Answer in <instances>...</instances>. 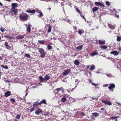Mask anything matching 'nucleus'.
<instances>
[{
  "label": "nucleus",
  "instance_id": "a878e982",
  "mask_svg": "<svg viewBox=\"0 0 121 121\" xmlns=\"http://www.w3.org/2000/svg\"><path fill=\"white\" fill-rule=\"evenodd\" d=\"M66 99L65 97L62 98L61 99V101L63 103L65 102L66 100Z\"/></svg>",
  "mask_w": 121,
  "mask_h": 121
},
{
  "label": "nucleus",
  "instance_id": "aec40b11",
  "mask_svg": "<svg viewBox=\"0 0 121 121\" xmlns=\"http://www.w3.org/2000/svg\"><path fill=\"white\" fill-rule=\"evenodd\" d=\"M98 54V52L97 50L95 51L94 52L91 54V55L92 56H94L95 55H97Z\"/></svg>",
  "mask_w": 121,
  "mask_h": 121
},
{
  "label": "nucleus",
  "instance_id": "69168bd1",
  "mask_svg": "<svg viewBox=\"0 0 121 121\" xmlns=\"http://www.w3.org/2000/svg\"><path fill=\"white\" fill-rule=\"evenodd\" d=\"M74 88H72L71 90V91H72L74 90Z\"/></svg>",
  "mask_w": 121,
  "mask_h": 121
},
{
  "label": "nucleus",
  "instance_id": "20e7f679",
  "mask_svg": "<svg viewBox=\"0 0 121 121\" xmlns=\"http://www.w3.org/2000/svg\"><path fill=\"white\" fill-rule=\"evenodd\" d=\"M36 111L35 113L37 115H39L40 114H42L43 113V111L41 109H40V108L38 107L36 108L35 109Z\"/></svg>",
  "mask_w": 121,
  "mask_h": 121
},
{
  "label": "nucleus",
  "instance_id": "3c124183",
  "mask_svg": "<svg viewBox=\"0 0 121 121\" xmlns=\"http://www.w3.org/2000/svg\"><path fill=\"white\" fill-rule=\"evenodd\" d=\"M92 85H93L95 86H97L98 85V84H95V83H92Z\"/></svg>",
  "mask_w": 121,
  "mask_h": 121
},
{
  "label": "nucleus",
  "instance_id": "39448f33",
  "mask_svg": "<svg viewBox=\"0 0 121 121\" xmlns=\"http://www.w3.org/2000/svg\"><path fill=\"white\" fill-rule=\"evenodd\" d=\"M18 10V9L16 8L11 9V12H10V13H13L15 15H17V13Z\"/></svg>",
  "mask_w": 121,
  "mask_h": 121
},
{
  "label": "nucleus",
  "instance_id": "9b49d317",
  "mask_svg": "<svg viewBox=\"0 0 121 121\" xmlns=\"http://www.w3.org/2000/svg\"><path fill=\"white\" fill-rule=\"evenodd\" d=\"M110 86L108 87L110 90H111L112 88H114L115 87V85L114 84L112 83L109 84Z\"/></svg>",
  "mask_w": 121,
  "mask_h": 121
},
{
  "label": "nucleus",
  "instance_id": "a18cd8bd",
  "mask_svg": "<svg viewBox=\"0 0 121 121\" xmlns=\"http://www.w3.org/2000/svg\"><path fill=\"white\" fill-rule=\"evenodd\" d=\"M35 108L33 106V108H31L30 109V112H32V111H34L35 110Z\"/></svg>",
  "mask_w": 121,
  "mask_h": 121
},
{
  "label": "nucleus",
  "instance_id": "338daca9",
  "mask_svg": "<svg viewBox=\"0 0 121 121\" xmlns=\"http://www.w3.org/2000/svg\"><path fill=\"white\" fill-rule=\"evenodd\" d=\"M3 5L0 2V5Z\"/></svg>",
  "mask_w": 121,
  "mask_h": 121
},
{
  "label": "nucleus",
  "instance_id": "603ef678",
  "mask_svg": "<svg viewBox=\"0 0 121 121\" xmlns=\"http://www.w3.org/2000/svg\"><path fill=\"white\" fill-rule=\"evenodd\" d=\"M36 12L38 13H39L41 11L40 10L38 9L36 11Z\"/></svg>",
  "mask_w": 121,
  "mask_h": 121
},
{
  "label": "nucleus",
  "instance_id": "f3484780",
  "mask_svg": "<svg viewBox=\"0 0 121 121\" xmlns=\"http://www.w3.org/2000/svg\"><path fill=\"white\" fill-rule=\"evenodd\" d=\"M40 105L42 104H46L47 103H46V101L45 99H44L42 100L39 103Z\"/></svg>",
  "mask_w": 121,
  "mask_h": 121
},
{
  "label": "nucleus",
  "instance_id": "49530a36",
  "mask_svg": "<svg viewBox=\"0 0 121 121\" xmlns=\"http://www.w3.org/2000/svg\"><path fill=\"white\" fill-rule=\"evenodd\" d=\"M109 85L108 84H104L103 85V86L104 87H107Z\"/></svg>",
  "mask_w": 121,
  "mask_h": 121
},
{
  "label": "nucleus",
  "instance_id": "412c9836",
  "mask_svg": "<svg viewBox=\"0 0 121 121\" xmlns=\"http://www.w3.org/2000/svg\"><path fill=\"white\" fill-rule=\"evenodd\" d=\"M83 47V45H81L79 46H78L77 47H76V49L78 50H81L82 49Z\"/></svg>",
  "mask_w": 121,
  "mask_h": 121
},
{
  "label": "nucleus",
  "instance_id": "bb28decb",
  "mask_svg": "<svg viewBox=\"0 0 121 121\" xmlns=\"http://www.w3.org/2000/svg\"><path fill=\"white\" fill-rule=\"evenodd\" d=\"M100 48L102 49H106L107 48V46H100Z\"/></svg>",
  "mask_w": 121,
  "mask_h": 121
},
{
  "label": "nucleus",
  "instance_id": "37998d69",
  "mask_svg": "<svg viewBox=\"0 0 121 121\" xmlns=\"http://www.w3.org/2000/svg\"><path fill=\"white\" fill-rule=\"evenodd\" d=\"M21 117V114H19L16 116V118L17 119H19Z\"/></svg>",
  "mask_w": 121,
  "mask_h": 121
},
{
  "label": "nucleus",
  "instance_id": "c03bdc74",
  "mask_svg": "<svg viewBox=\"0 0 121 121\" xmlns=\"http://www.w3.org/2000/svg\"><path fill=\"white\" fill-rule=\"evenodd\" d=\"M10 101L13 102H15V100L13 98H11L10 99Z\"/></svg>",
  "mask_w": 121,
  "mask_h": 121
},
{
  "label": "nucleus",
  "instance_id": "9d476101",
  "mask_svg": "<svg viewBox=\"0 0 121 121\" xmlns=\"http://www.w3.org/2000/svg\"><path fill=\"white\" fill-rule=\"evenodd\" d=\"M95 4L97 6L100 5L103 7L104 6V5L103 4L99 2H96L95 3Z\"/></svg>",
  "mask_w": 121,
  "mask_h": 121
},
{
  "label": "nucleus",
  "instance_id": "ddd939ff",
  "mask_svg": "<svg viewBox=\"0 0 121 121\" xmlns=\"http://www.w3.org/2000/svg\"><path fill=\"white\" fill-rule=\"evenodd\" d=\"M110 54H113L115 56L118 55L119 54V53L117 51H112L110 52Z\"/></svg>",
  "mask_w": 121,
  "mask_h": 121
},
{
  "label": "nucleus",
  "instance_id": "393cba45",
  "mask_svg": "<svg viewBox=\"0 0 121 121\" xmlns=\"http://www.w3.org/2000/svg\"><path fill=\"white\" fill-rule=\"evenodd\" d=\"M98 10V8L96 7H95L93 8L92 9V10L93 12H94L96 11H97Z\"/></svg>",
  "mask_w": 121,
  "mask_h": 121
},
{
  "label": "nucleus",
  "instance_id": "de8ad7c7",
  "mask_svg": "<svg viewBox=\"0 0 121 121\" xmlns=\"http://www.w3.org/2000/svg\"><path fill=\"white\" fill-rule=\"evenodd\" d=\"M40 15H39V17H42L43 16V14L42 13V12H41L40 13Z\"/></svg>",
  "mask_w": 121,
  "mask_h": 121
},
{
  "label": "nucleus",
  "instance_id": "6ab92c4d",
  "mask_svg": "<svg viewBox=\"0 0 121 121\" xmlns=\"http://www.w3.org/2000/svg\"><path fill=\"white\" fill-rule=\"evenodd\" d=\"M17 4L16 3H13L12 4V7L11 9H15V7H17Z\"/></svg>",
  "mask_w": 121,
  "mask_h": 121
},
{
  "label": "nucleus",
  "instance_id": "5701e85b",
  "mask_svg": "<svg viewBox=\"0 0 121 121\" xmlns=\"http://www.w3.org/2000/svg\"><path fill=\"white\" fill-rule=\"evenodd\" d=\"M74 64L77 65H79L80 62L77 60H75L74 62Z\"/></svg>",
  "mask_w": 121,
  "mask_h": 121
},
{
  "label": "nucleus",
  "instance_id": "ea45409f",
  "mask_svg": "<svg viewBox=\"0 0 121 121\" xmlns=\"http://www.w3.org/2000/svg\"><path fill=\"white\" fill-rule=\"evenodd\" d=\"M76 10L80 14H82V13L81 12H80L79 9L78 8H76Z\"/></svg>",
  "mask_w": 121,
  "mask_h": 121
},
{
  "label": "nucleus",
  "instance_id": "680f3d73",
  "mask_svg": "<svg viewBox=\"0 0 121 121\" xmlns=\"http://www.w3.org/2000/svg\"><path fill=\"white\" fill-rule=\"evenodd\" d=\"M43 81H44L45 80L46 81V79L45 78V77H44L43 78Z\"/></svg>",
  "mask_w": 121,
  "mask_h": 121
},
{
  "label": "nucleus",
  "instance_id": "b1692460",
  "mask_svg": "<svg viewBox=\"0 0 121 121\" xmlns=\"http://www.w3.org/2000/svg\"><path fill=\"white\" fill-rule=\"evenodd\" d=\"M39 80L40 82H44L43 80V79L42 77V76H40L39 77Z\"/></svg>",
  "mask_w": 121,
  "mask_h": 121
},
{
  "label": "nucleus",
  "instance_id": "58836bf2",
  "mask_svg": "<svg viewBox=\"0 0 121 121\" xmlns=\"http://www.w3.org/2000/svg\"><path fill=\"white\" fill-rule=\"evenodd\" d=\"M121 40V37L118 36L117 37V40L118 42H120Z\"/></svg>",
  "mask_w": 121,
  "mask_h": 121
},
{
  "label": "nucleus",
  "instance_id": "7c9ffc66",
  "mask_svg": "<svg viewBox=\"0 0 121 121\" xmlns=\"http://www.w3.org/2000/svg\"><path fill=\"white\" fill-rule=\"evenodd\" d=\"M24 36L22 35H19L17 36V38L18 39H22L23 38Z\"/></svg>",
  "mask_w": 121,
  "mask_h": 121
},
{
  "label": "nucleus",
  "instance_id": "a211bd4d",
  "mask_svg": "<svg viewBox=\"0 0 121 121\" xmlns=\"http://www.w3.org/2000/svg\"><path fill=\"white\" fill-rule=\"evenodd\" d=\"M11 92L10 91H8L5 93V96L6 97H7L11 95Z\"/></svg>",
  "mask_w": 121,
  "mask_h": 121
},
{
  "label": "nucleus",
  "instance_id": "79ce46f5",
  "mask_svg": "<svg viewBox=\"0 0 121 121\" xmlns=\"http://www.w3.org/2000/svg\"><path fill=\"white\" fill-rule=\"evenodd\" d=\"M50 114V113L49 112H44L43 113V115L45 116L46 115H48Z\"/></svg>",
  "mask_w": 121,
  "mask_h": 121
},
{
  "label": "nucleus",
  "instance_id": "5fc2aeb1",
  "mask_svg": "<svg viewBox=\"0 0 121 121\" xmlns=\"http://www.w3.org/2000/svg\"><path fill=\"white\" fill-rule=\"evenodd\" d=\"M107 76L109 77H111L112 76V75L111 74H107Z\"/></svg>",
  "mask_w": 121,
  "mask_h": 121
},
{
  "label": "nucleus",
  "instance_id": "6e6d98bb",
  "mask_svg": "<svg viewBox=\"0 0 121 121\" xmlns=\"http://www.w3.org/2000/svg\"><path fill=\"white\" fill-rule=\"evenodd\" d=\"M115 16L117 18H118L119 17V16L117 14H115Z\"/></svg>",
  "mask_w": 121,
  "mask_h": 121
},
{
  "label": "nucleus",
  "instance_id": "774afa93",
  "mask_svg": "<svg viewBox=\"0 0 121 121\" xmlns=\"http://www.w3.org/2000/svg\"><path fill=\"white\" fill-rule=\"evenodd\" d=\"M47 9H48V10H50L51 9V8H48Z\"/></svg>",
  "mask_w": 121,
  "mask_h": 121
},
{
  "label": "nucleus",
  "instance_id": "f8f14e48",
  "mask_svg": "<svg viewBox=\"0 0 121 121\" xmlns=\"http://www.w3.org/2000/svg\"><path fill=\"white\" fill-rule=\"evenodd\" d=\"M30 26V24H28L27 26H26L27 31L29 33H30L31 31Z\"/></svg>",
  "mask_w": 121,
  "mask_h": 121
},
{
  "label": "nucleus",
  "instance_id": "bf43d9fd",
  "mask_svg": "<svg viewBox=\"0 0 121 121\" xmlns=\"http://www.w3.org/2000/svg\"><path fill=\"white\" fill-rule=\"evenodd\" d=\"M6 82H7L8 83H9L10 82L9 81V80H8V79L7 80H6Z\"/></svg>",
  "mask_w": 121,
  "mask_h": 121
},
{
  "label": "nucleus",
  "instance_id": "8fccbe9b",
  "mask_svg": "<svg viewBox=\"0 0 121 121\" xmlns=\"http://www.w3.org/2000/svg\"><path fill=\"white\" fill-rule=\"evenodd\" d=\"M82 14H80L81 16L85 20L86 19V18H85V17L83 16L82 15Z\"/></svg>",
  "mask_w": 121,
  "mask_h": 121
},
{
  "label": "nucleus",
  "instance_id": "0eeeda50",
  "mask_svg": "<svg viewBox=\"0 0 121 121\" xmlns=\"http://www.w3.org/2000/svg\"><path fill=\"white\" fill-rule=\"evenodd\" d=\"M102 102L104 104H106L109 106H110L112 104V103L110 101H108L106 100H102Z\"/></svg>",
  "mask_w": 121,
  "mask_h": 121
},
{
  "label": "nucleus",
  "instance_id": "473e14b6",
  "mask_svg": "<svg viewBox=\"0 0 121 121\" xmlns=\"http://www.w3.org/2000/svg\"><path fill=\"white\" fill-rule=\"evenodd\" d=\"M52 28V27L51 26H49L47 31V32L48 33H49L51 32Z\"/></svg>",
  "mask_w": 121,
  "mask_h": 121
},
{
  "label": "nucleus",
  "instance_id": "2f4dec72",
  "mask_svg": "<svg viewBox=\"0 0 121 121\" xmlns=\"http://www.w3.org/2000/svg\"><path fill=\"white\" fill-rule=\"evenodd\" d=\"M92 115L94 116L95 117L99 116V114L97 112H94L92 113Z\"/></svg>",
  "mask_w": 121,
  "mask_h": 121
},
{
  "label": "nucleus",
  "instance_id": "f704fd0d",
  "mask_svg": "<svg viewBox=\"0 0 121 121\" xmlns=\"http://www.w3.org/2000/svg\"><path fill=\"white\" fill-rule=\"evenodd\" d=\"M95 67L94 65H92L90 68V70H92L95 69Z\"/></svg>",
  "mask_w": 121,
  "mask_h": 121
},
{
  "label": "nucleus",
  "instance_id": "4c0bfd02",
  "mask_svg": "<svg viewBox=\"0 0 121 121\" xmlns=\"http://www.w3.org/2000/svg\"><path fill=\"white\" fill-rule=\"evenodd\" d=\"M24 56H25L26 57L28 58H30L31 57L30 55L29 54H26Z\"/></svg>",
  "mask_w": 121,
  "mask_h": 121
},
{
  "label": "nucleus",
  "instance_id": "f03ea898",
  "mask_svg": "<svg viewBox=\"0 0 121 121\" xmlns=\"http://www.w3.org/2000/svg\"><path fill=\"white\" fill-rule=\"evenodd\" d=\"M39 51L41 54L40 56L42 58H43L45 55L44 50L42 48H39Z\"/></svg>",
  "mask_w": 121,
  "mask_h": 121
},
{
  "label": "nucleus",
  "instance_id": "4be33fe9",
  "mask_svg": "<svg viewBox=\"0 0 121 121\" xmlns=\"http://www.w3.org/2000/svg\"><path fill=\"white\" fill-rule=\"evenodd\" d=\"M99 42L100 45H102L105 44V41H102L101 40H99Z\"/></svg>",
  "mask_w": 121,
  "mask_h": 121
},
{
  "label": "nucleus",
  "instance_id": "6e6552de",
  "mask_svg": "<svg viewBox=\"0 0 121 121\" xmlns=\"http://www.w3.org/2000/svg\"><path fill=\"white\" fill-rule=\"evenodd\" d=\"M39 105H40V104L38 101H37L34 102L33 105V106L35 108H36L38 107V106Z\"/></svg>",
  "mask_w": 121,
  "mask_h": 121
},
{
  "label": "nucleus",
  "instance_id": "864d4df0",
  "mask_svg": "<svg viewBox=\"0 0 121 121\" xmlns=\"http://www.w3.org/2000/svg\"><path fill=\"white\" fill-rule=\"evenodd\" d=\"M117 118V117H112L111 118V119H114Z\"/></svg>",
  "mask_w": 121,
  "mask_h": 121
},
{
  "label": "nucleus",
  "instance_id": "423d86ee",
  "mask_svg": "<svg viewBox=\"0 0 121 121\" xmlns=\"http://www.w3.org/2000/svg\"><path fill=\"white\" fill-rule=\"evenodd\" d=\"M55 90L57 91L56 93V94L58 93L61 90L62 91V93H63L64 92V89L62 87H61L60 88H56L55 89Z\"/></svg>",
  "mask_w": 121,
  "mask_h": 121
},
{
  "label": "nucleus",
  "instance_id": "4468645a",
  "mask_svg": "<svg viewBox=\"0 0 121 121\" xmlns=\"http://www.w3.org/2000/svg\"><path fill=\"white\" fill-rule=\"evenodd\" d=\"M79 31H75V32L76 33L77 32H78V33L80 35H81L82 33H84V31L83 30H80L79 29H78Z\"/></svg>",
  "mask_w": 121,
  "mask_h": 121
},
{
  "label": "nucleus",
  "instance_id": "0e129e2a",
  "mask_svg": "<svg viewBox=\"0 0 121 121\" xmlns=\"http://www.w3.org/2000/svg\"><path fill=\"white\" fill-rule=\"evenodd\" d=\"M81 114H82L83 115V116L84 114V113L83 112H82L81 113Z\"/></svg>",
  "mask_w": 121,
  "mask_h": 121
},
{
  "label": "nucleus",
  "instance_id": "c9c22d12",
  "mask_svg": "<svg viewBox=\"0 0 121 121\" xmlns=\"http://www.w3.org/2000/svg\"><path fill=\"white\" fill-rule=\"evenodd\" d=\"M4 37L6 38H8L9 39H12L13 38V37H12L11 36L9 35H5Z\"/></svg>",
  "mask_w": 121,
  "mask_h": 121
},
{
  "label": "nucleus",
  "instance_id": "c756f323",
  "mask_svg": "<svg viewBox=\"0 0 121 121\" xmlns=\"http://www.w3.org/2000/svg\"><path fill=\"white\" fill-rule=\"evenodd\" d=\"M1 67L3 68L6 69H7L8 68V67L7 65H1Z\"/></svg>",
  "mask_w": 121,
  "mask_h": 121
},
{
  "label": "nucleus",
  "instance_id": "a19ab883",
  "mask_svg": "<svg viewBox=\"0 0 121 121\" xmlns=\"http://www.w3.org/2000/svg\"><path fill=\"white\" fill-rule=\"evenodd\" d=\"M106 5H107L108 6H109L111 4L110 2H109V1H106Z\"/></svg>",
  "mask_w": 121,
  "mask_h": 121
},
{
  "label": "nucleus",
  "instance_id": "c85d7f7f",
  "mask_svg": "<svg viewBox=\"0 0 121 121\" xmlns=\"http://www.w3.org/2000/svg\"><path fill=\"white\" fill-rule=\"evenodd\" d=\"M38 42L42 44H45V41L44 40H39Z\"/></svg>",
  "mask_w": 121,
  "mask_h": 121
},
{
  "label": "nucleus",
  "instance_id": "2eb2a0df",
  "mask_svg": "<svg viewBox=\"0 0 121 121\" xmlns=\"http://www.w3.org/2000/svg\"><path fill=\"white\" fill-rule=\"evenodd\" d=\"M108 26L112 30L114 29L116 26L115 25H112L111 24H109L108 25Z\"/></svg>",
  "mask_w": 121,
  "mask_h": 121
},
{
  "label": "nucleus",
  "instance_id": "e433bc0d",
  "mask_svg": "<svg viewBox=\"0 0 121 121\" xmlns=\"http://www.w3.org/2000/svg\"><path fill=\"white\" fill-rule=\"evenodd\" d=\"M47 48L48 50H50L52 49V46L50 45H48L47 46Z\"/></svg>",
  "mask_w": 121,
  "mask_h": 121
},
{
  "label": "nucleus",
  "instance_id": "7ed1b4c3",
  "mask_svg": "<svg viewBox=\"0 0 121 121\" xmlns=\"http://www.w3.org/2000/svg\"><path fill=\"white\" fill-rule=\"evenodd\" d=\"M4 45L5 48L8 49L9 50H10L11 48H12L13 47V45H12V43H11L8 45L7 42H6L4 43Z\"/></svg>",
  "mask_w": 121,
  "mask_h": 121
},
{
  "label": "nucleus",
  "instance_id": "e2e57ef3",
  "mask_svg": "<svg viewBox=\"0 0 121 121\" xmlns=\"http://www.w3.org/2000/svg\"><path fill=\"white\" fill-rule=\"evenodd\" d=\"M118 49H119V50L121 51V48L119 47L118 48Z\"/></svg>",
  "mask_w": 121,
  "mask_h": 121
},
{
  "label": "nucleus",
  "instance_id": "cd10ccee",
  "mask_svg": "<svg viewBox=\"0 0 121 121\" xmlns=\"http://www.w3.org/2000/svg\"><path fill=\"white\" fill-rule=\"evenodd\" d=\"M44 77L46 79V81H47L50 79V77L49 76L46 75Z\"/></svg>",
  "mask_w": 121,
  "mask_h": 121
},
{
  "label": "nucleus",
  "instance_id": "4d7b16f0",
  "mask_svg": "<svg viewBox=\"0 0 121 121\" xmlns=\"http://www.w3.org/2000/svg\"><path fill=\"white\" fill-rule=\"evenodd\" d=\"M73 27L74 30H76L77 29V27H76L74 26Z\"/></svg>",
  "mask_w": 121,
  "mask_h": 121
},
{
  "label": "nucleus",
  "instance_id": "13d9d810",
  "mask_svg": "<svg viewBox=\"0 0 121 121\" xmlns=\"http://www.w3.org/2000/svg\"><path fill=\"white\" fill-rule=\"evenodd\" d=\"M67 22H69V23H70V24H71V21H70V20H67Z\"/></svg>",
  "mask_w": 121,
  "mask_h": 121
},
{
  "label": "nucleus",
  "instance_id": "1a4fd4ad",
  "mask_svg": "<svg viewBox=\"0 0 121 121\" xmlns=\"http://www.w3.org/2000/svg\"><path fill=\"white\" fill-rule=\"evenodd\" d=\"M70 70L69 69H67L63 72V74L64 76L67 75L70 72Z\"/></svg>",
  "mask_w": 121,
  "mask_h": 121
},
{
  "label": "nucleus",
  "instance_id": "f257e3e1",
  "mask_svg": "<svg viewBox=\"0 0 121 121\" xmlns=\"http://www.w3.org/2000/svg\"><path fill=\"white\" fill-rule=\"evenodd\" d=\"M28 15L26 13H22L19 15L20 19L23 21H25L28 19Z\"/></svg>",
  "mask_w": 121,
  "mask_h": 121
},
{
  "label": "nucleus",
  "instance_id": "09e8293b",
  "mask_svg": "<svg viewBox=\"0 0 121 121\" xmlns=\"http://www.w3.org/2000/svg\"><path fill=\"white\" fill-rule=\"evenodd\" d=\"M100 110L102 111H103L102 112V113H103V112L105 111V109L104 108H101L100 109Z\"/></svg>",
  "mask_w": 121,
  "mask_h": 121
},
{
  "label": "nucleus",
  "instance_id": "052dcab7",
  "mask_svg": "<svg viewBox=\"0 0 121 121\" xmlns=\"http://www.w3.org/2000/svg\"><path fill=\"white\" fill-rule=\"evenodd\" d=\"M3 59V58L1 56H0V60H2Z\"/></svg>",
  "mask_w": 121,
  "mask_h": 121
},
{
  "label": "nucleus",
  "instance_id": "72a5a7b5",
  "mask_svg": "<svg viewBox=\"0 0 121 121\" xmlns=\"http://www.w3.org/2000/svg\"><path fill=\"white\" fill-rule=\"evenodd\" d=\"M0 30L1 32H3L6 31V29L4 28L1 27L0 28Z\"/></svg>",
  "mask_w": 121,
  "mask_h": 121
},
{
  "label": "nucleus",
  "instance_id": "dca6fc26",
  "mask_svg": "<svg viewBox=\"0 0 121 121\" xmlns=\"http://www.w3.org/2000/svg\"><path fill=\"white\" fill-rule=\"evenodd\" d=\"M26 12L29 13H34L35 12V10H27L26 11Z\"/></svg>",
  "mask_w": 121,
  "mask_h": 121
}]
</instances>
